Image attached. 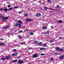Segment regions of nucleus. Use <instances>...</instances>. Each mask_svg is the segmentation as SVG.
<instances>
[{"label": "nucleus", "mask_w": 64, "mask_h": 64, "mask_svg": "<svg viewBox=\"0 0 64 64\" xmlns=\"http://www.w3.org/2000/svg\"><path fill=\"white\" fill-rule=\"evenodd\" d=\"M38 54H34L32 56L33 58H36V57H38Z\"/></svg>", "instance_id": "1"}, {"label": "nucleus", "mask_w": 64, "mask_h": 64, "mask_svg": "<svg viewBox=\"0 0 64 64\" xmlns=\"http://www.w3.org/2000/svg\"><path fill=\"white\" fill-rule=\"evenodd\" d=\"M36 17H40L41 16V14L40 13H38L36 14Z\"/></svg>", "instance_id": "2"}, {"label": "nucleus", "mask_w": 64, "mask_h": 64, "mask_svg": "<svg viewBox=\"0 0 64 64\" xmlns=\"http://www.w3.org/2000/svg\"><path fill=\"white\" fill-rule=\"evenodd\" d=\"M9 27V26H6L3 28V29L4 30H5L8 29V28Z\"/></svg>", "instance_id": "3"}, {"label": "nucleus", "mask_w": 64, "mask_h": 64, "mask_svg": "<svg viewBox=\"0 0 64 64\" xmlns=\"http://www.w3.org/2000/svg\"><path fill=\"white\" fill-rule=\"evenodd\" d=\"M18 62L19 64H22L23 63V61L22 60H19L18 61Z\"/></svg>", "instance_id": "4"}, {"label": "nucleus", "mask_w": 64, "mask_h": 64, "mask_svg": "<svg viewBox=\"0 0 64 64\" xmlns=\"http://www.w3.org/2000/svg\"><path fill=\"white\" fill-rule=\"evenodd\" d=\"M18 54L17 53H16L15 54H12V56H16Z\"/></svg>", "instance_id": "5"}, {"label": "nucleus", "mask_w": 64, "mask_h": 64, "mask_svg": "<svg viewBox=\"0 0 64 64\" xmlns=\"http://www.w3.org/2000/svg\"><path fill=\"white\" fill-rule=\"evenodd\" d=\"M10 56H8L6 57L5 59H9V58H10Z\"/></svg>", "instance_id": "6"}, {"label": "nucleus", "mask_w": 64, "mask_h": 64, "mask_svg": "<svg viewBox=\"0 0 64 64\" xmlns=\"http://www.w3.org/2000/svg\"><path fill=\"white\" fill-rule=\"evenodd\" d=\"M2 45H5V44L3 42H1L0 43V46H2Z\"/></svg>", "instance_id": "7"}, {"label": "nucleus", "mask_w": 64, "mask_h": 64, "mask_svg": "<svg viewBox=\"0 0 64 64\" xmlns=\"http://www.w3.org/2000/svg\"><path fill=\"white\" fill-rule=\"evenodd\" d=\"M8 18V17H6V18H3L2 20H7V19Z\"/></svg>", "instance_id": "8"}, {"label": "nucleus", "mask_w": 64, "mask_h": 64, "mask_svg": "<svg viewBox=\"0 0 64 64\" xmlns=\"http://www.w3.org/2000/svg\"><path fill=\"white\" fill-rule=\"evenodd\" d=\"M40 50H45L46 49V48H40Z\"/></svg>", "instance_id": "9"}, {"label": "nucleus", "mask_w": 64, "mask_h": 64, "mask_svg": "<svg viewBox=\"0 0 64 64\" xmlns=\"http://www.w3.org/2000/svg\"><path fill=\"white\" fill-rule=\"evenodd\" d=\"M60 48H58V47H56V50L57 51H60Z\"/></svg>", "instance_id": "10"}, {"label": "nucleus", "mask_w": 64, "mask_h": 64, "mask_svg": "<svg viewBox=\"0 0 64 64\" xmlns=\"http://www.w3.org/2000/svg\"><path fill=\"white\" fill-rule=\"evenodd\" d=\"M18 26L19 28H21V24H18Z\"/></svg>", "instance_id": "11"}, {"label": "nucleus", "mask_w": 64, "mask_h": 64, "mask_svg": "<svg viewBox=\"0 0 64 64\" xmlns=\"http://www.w3.org/2000/svg\"><path fill=\"white\" fill-rule=\"evenodd\" d=\"M30 35H34V33L32 32H30Z\"/></svg>", "instance_id": "12"}, {"label": "nucleus", "mask_w": 64, "mask_h": 64, "mask_svg": "<svg viewBox=\"0 0 64 64\" xmlns=\"http://www.w3.org/2000/svg\"><path fill=\"white\" fill-rule=\"evenodd\" d=\"M7 9H5L4 10V11H5V12L7 13Z\"/></svg>", "instance_id": "13"}, {"label": "nucleus", "mask_w": 64, "mask_h": 64, "mask_svg": "<svg viewBox=\"0 0 64 64\" xmlns=\"http://www.w3.org/2000/svg\"><path fill=\"white\" fill-rule=\"evenodd\" d=\"M46 46H47L46 44H43L42 46H43V47H46Z\"/></svg>", "instance_id": "14"}, {"label": "nucleus", "mask_w": 64, "mask_h": 64, "mask_svg": "<svg viewBox=\"0 0 64 64\" xmlns=\"http://www.w3.org/2000/svg\"><path fill=\"white\" fill-rule=\"evenodd\" d=\"M42 44L43 43H42V42H40L38 44V45H42Z\"/></svg>", "instance_id": "15"}, {"label": "nucleus", "mask_w": 64, "mask_h": 64, "mask_svg": "<svg viewBox=\"0 0 64 64\" xmlns=\"http://www.w3.org/2000/svg\"><path fill=\"white\" fill-rule=\"evenodd\" d=\"M46 26H44L43 27V28L44 29H46Z\"/></svg>", "instance_id": "16"}, {"label": "nucleus", "mask_w": 64, "mask_h": 64, "mask_svg": "<svg viewBox=\"0 0 64 64\" xmlns=\"http://www.w3.org/2000/svg\"><path fill=\"white\" fill-rule=\"evenodd\" d=\"M24 16H28V14H24Z\"/></svg>", "instance_id": "17"}, {"label": "nucleus", "mask_w": 64, "mask_h": 64, "mask_svg": "<svg viewBox=\"0 0 64 64\" xmlns=\"http://www.w3.org/2000/svg\"><path fill=\"white\" fill-rule=\"evenodd\" d=\"M18 23H20V24H22V22L20 20H18Z\"/></svg>", "instance_id": "18"}, {"label": "nucleus", "mask_w": 64, "mask_h": 64, "mask_svg": "<svg viewBox=\"0 0 64 64\" xmlns=\"http://www.w3.org/2000/svg\"><path fill=\"white\" fill-rule=\"evenodd\" d=\"M34 43L36 44H37L38 43V42L37 41H35L34 42Z\"/></svg>", "instance_id": "19"}, {"label": "nucleus", "mask_w": 64, "mask_h": 64, "mask_svg": "<svg viewBox=\"0 0 64 64\" xmlns=\"http://www.w3.org/2000/svg\"><path fill=\"white\" fill-rule=\"evenodd\" d=\"M18 25V24H16L14 25V27H17Z\"/></svg>", "instance_id": "20"}, {"label": "nucleus", "mask_w": 64, "mask_h": 64, "mask_svg": "<svg viewBox=\"0 0 64 64\" xmlns=\"http://www.w3.org/2000/svg\"><path fill=\"white\" fill-rule=\"evenodd\" d=\"M27 20L28 21H31L32 20V19H30V18H27Z\"/></svg>", "instance_id": "21"}, {"label": "nucleus", "mask_w": 64, "mask_h": 64, "mask_svg": "<svg viewBox=\"0 0 64 64\" xmlns=\"http://www.w3.org/2000/svg\"><path fill=\"white\" fill-rule=\"evenodd\" d=\"M58 22L59 23H61L62 22V21L61 20H59Z\"/></svg>", "instance_id": "22"}, {"label": "nucleus", "mask_w": 64, "mask_h": 64, "mask_svg": "<svg viewBox=\"0 0 64 64\" xmlns=\"http://www.w3.org/2000/svg\"><path fill=\"white\" fill-rule=\"evenodd\" d=\"M59 58L60 59H63V57L62 56L61 57H60Z\"/></svg>", "instance_id": "23"}, {"label": "nucleus", "mask_w": 64, "mask_h": 64, "mask_svg": "<svg viewBox=\"0 0 64 64\" xmlns=\"http://www.w3.org/2000/svg\"><path fill=\"white\" fill-rule=\"evenodd\" d=\"M23 32V31L22 30H20L19 31H18V33H21Z\"/></svg>", "instance_id": "24"}, {"label": "nucleus", "mask_w": 64, "mask_h": 64, "mask_svg": "<svg viewBox=\"0 0 64 64\" xmlns=\"http://www.w3.org/2000/svg\"><path fill=\"white\" fill-rule=\"evenodd\" d=\"M12 9H13V7H12L10 8L9 9H8V10H12Z\"/></svg>", "instance_id": "25"}, {"label": "nucleus", "mask_w": 64, "mask_h": 64, "mask_svg": "<svg viewBox=\"0 0 64 64\" xmlns=\"http://www.w3.org/2000/svg\"><path fill=\"white\" fill-rule=\"evenodd\" d=\"M56 8L57 9H59L60 8V7L59 6H56Z\"/></svg>", "instance_id": "26"}, {"label": "nucleus", "mask_w": 64, "mask_h": 64, "mask_svg": "<svg viewBox=\"0 0 64 64\" xmlns=\"http://www.w3.org/2000/svg\"><path fill=\"white\" fill-rule=\"evenodd\" d=\"M63 50V49L62 48V49H60V51H62Z\"/></svg>", "instance_id": "27"}, {"label": "nucleus", "mask_w": 64, "mask_h": 64, "mask_svg": "<svg viewBox=\"0 0 64 64\" xmlns=\"http://www.w3.org/2000/svg\"><path fill=\"white\" fill-rule=\"evenodd\" d=\"M17 60H13L12 62H17Z\"/></svg>", "instance_id": "28"}, {"label": "nucleus", "mask_w": 64, "mask_h": 64, "mask_svg": "<svg viewBox=\"0 0 64 64\" xmlns=\"http://www.w3.org/2000/svg\"><path fill=\"white\" fill-rule=\"evenodd\" d=\"M54 54H55V55H58V53L57 52L54 53Z\"/></svg>", "instance_id": "29"}, {"label": "nucleus", "mask_w": 64, "mask_h": 64, "mask_svg": "<svg viewBox=\"0 0 64 64\" xmlns=\"http://www.w3.org/2000/svg\"><path fill=\"white\" fill-rule=\"evenodd\" d=\"M5 58H2V60H5Z\"/></svg>", "instance_id": "30"}, {"label": "nucleus", "mask_w": 64, "mask_h": 64, "mask_svg": "<svg viewBox=\"0 0 64 64\" xmlns=\"http://www.w3.org/2000/svg\"><path fill=\"white\" fill-rule=\"evenodd\" d=\"M41 55L42 56H44V55H45V54H41Z\"/></svg>", "instance_id": "31"}, {"label": "nucleus", "mask_w": 64, "mask_h": 64, "mask_svg": "<svg viewBox=\"0 0 64 64\" xmlns=\"http://www.w3.org/2000/svg\"><path fill=\"white\" fill-rule=\"evenodd\" d=\"M54 41V40H50V42H53Z\"/></svg>", "instance_id": "32"}, {"label": "nucleus", "mask_w": 64, "mask_h": 64, "mask_svg": "<svg viewBox=\"0 0 64 64\" xmlns=\"http://www.w3.org/2000/svg\"><path fill=\"white\" fill-rule=\"evenodd\" d=\"M19 8V7H18V6H16V7H14V8Z\"/></svg>", "instance_id": "33"}, {"label": "nucleus", "mask_w": 64, "mask_h": 64, "mask_svg": "<svg viewBox=\"0 0 64 64\" xmlns=\"http://www.w3.org/2000/svg\"><path fill=\"white\" fill-rule=\"evenodd\" d=\"M22 12L21 11H20V12H18V13L19 14H21V13H22Z\"/></svg>", "instance_id": "34"}, {"label": "nucleus", "mask_w": 64, "mask_h": 64, "mask_svg": "<svg viewBox=\"0 0 64 64\" xmlns=\"http://www.w3.org/2000/svg\"><path fill=\"white\" fill-rule=\"evenodd\" d=\"M0 18H3L4 17V16H0Z\"/></svg>", "instance_id": "35"}, {"label": "nucleus", "mask_w": 64, "mask_h": 64, "mask_svg": "<svg viewBox=\"0 0 64 64\" xmlns=\"http://www.w3.org/2000/svg\"><path fill=\"white\" fill-rule=\"evenodd\" d=\"M46 33H47V34H49V32L48 31H47Z\"/></svg>", "instance_id": "36"}, {"label": "nucleus", "mask_w": 64, "mask_h": 64, "mask_svg": "<svg viewBox=\"0 0 64 64\" xmlns=\"http://www.w3.org/2000/svg\"><path fill=\"white\" fill-rule=\"evenodd\" d=\"M18 37H19V38L21 39V36H18Z\"/></svg>", "instance_id": "37"}, {"label": "nucleus", "mask_w": 64, "mask_h": 64, "mask_svg": "<svg viewBox=\"0 0 64 64\" xmlns=\"http://www.w3.org/2000/svg\"><path fill=\"white\" fill-rule=\"evenodd\" d=\"M50 60H53V58H51L50 59Z\"/></svg>", "instance_id": "38"}, {"label": "nucleus", "mask_w": 64, "mask_h": 64, "mask_svg": "<svg viewBox=\"0 0 64 64\" xmlns=\"http://www.w3.org/2000/svg\"><path fill=\"white\" fill-rule=\"evenodd\" d=\"M59 39H62V38L61 37L59 38Z\"/></svg>", "instance_id": "39"}, {"label": "nucleus", "mask_w": 64, "mask_h": 64, "mask_svg": "<svg viewBox=\"0 0 64 64\" xmlns=\"http://www.w3.org/2000/svg\"><path fill=\"white\" fill-rule=\"evenodd\" d=\"M13 51H14V52H15L16 51V50L13 49Z\"/></svg>", "instance_id": "40"}, {"label": "nucleus", "mask_w": 64, "mask_h": 64, "mask_svg": "<svg viewBox=\"0 0 64 64\" xmlns=\"http://www.w3.org/2000/svg\"><path fill=\"white\" fill-rule=\"evenodd\" d=\"M11 6L10 5H9L8 6V8H10Z\"/></svg>", "instance_id": "41"}, {"label": "nucleus", "mask_w": 64, "mask_h": 64, "mask_svg": "<svg viewBox=\"0 0 64 64\" xmlns=\"http://www.w3.org/2000/svg\"><path fill=\"white\" fill-rule=\"evenodd\" d=\"M28 50H30V49H32V48H28Z\"/></svg>", "instance_id": "42"}, {"label": "nucleus", "mask_w": 64, "mask_h": 64, "mask_svg": "<svg viewBox=\"0 0 64 64\" xmlns=\"http://www.w3.org/2000/svg\"><path fill=\"white\" fill-rule=\"evenodd\" d=\"M2 21H4V22H6V20H2Z\"/></svg>", "instance_id": "43"}, {"label": "nucleus", "mask_w": 64, "mask_h": 64, "mask_svg": "<svg viewBox=\"0 0 64 64\" xmlns=\"http://www.w3.org/2000/svg\"><path fill=\"white\" fill-rule=\"evenodd\" d=\"M0 40H4V39L2 38H0Z\"/></svg>", "instance_id": "44"}, {"label": "nucleus", "mask_w": 64, "mask_h": 64, "mask_svg": "<svg viewBox=\"0 0 64 64\" xmlns=\"http://www.w3.org/2000/svg\"><path fill=\"white\" fill-rule=\"evenodd\" d=\"M44 9H45V10H47V8H46V7H45L44 8Z\"/></svg>", "instance_id": "45"}, {"label": "nucleus", "mask_w": 64, "mask_h": 64, "mask_svg": "<svg viewBox=\"0 0 64 64\" xmlns=\"http://www.w3.org/2000/svg\"><path fill=\"white\" fill-rule=\"evenodd\" d=\"M47 33L46 32H43V34H47Z\"/></svg>", "instance_id": "46"}, {"label": "nucleus", "mask_w": 64, "mask_h": 64, "mask_svg": "<svg viewBox=\"0 0 64 64\" xmlns=\"http://www.w3.org/2000/svg\"><path fill=\"white\" fill-rule=\"evenodd\" d=\"M8 35H10L11 34H10L9 33H8Z\"/></svg>", "instance_id": "47"}, {"label": "nucleus", "mask_w": 64, "mask_h": 64, "mask_svg": "<svg viewBox=\"0 0 64 64\" xmlns=\"http://www.w3.org/2000/svg\"><path fill=\"white\" fill-rule=\"evenodd\" d=\"M48 2H49L51 3V2H50V1L49 0H48Z\"/></svg>", "instance_id": "48"}, {"label": "nucleus", "mask_w": 64, "mask_h": 64, "mask_svg": "<svg viewBox=\"0 0 64 64\" xmlns=\"http://www.w3.org/2000/svg\"><path fill=\"white\" fill-rule=\"evenodd\" d=\"M20 57H18L17 58V59H19L20 58Z\"/></svg>", "instance_id": "49"}, {"label": "nucleus", "mask_w": 64, "mask_h": 64, "mask_svg": "<svg viewBox=\"0 0 64 64\" xmlns=\"http://www.w3.org/2000/svg\"><path fill=\"white\" fill-rule=\"evenodd\" d=\"M2 9H3L2 8H0V11H1V10H2Z\"/></svg>", "instance_id": "50"}, {"label": "nucleus", "mask_w": 64, "mask_h": 64, "mask_svg": "<svg viewBox=\"0 0 64 64\" xmlns=\"http://www.w3.org/2000/svg\"><path fill=\"white\" fill-rule=\"evenodd\" d=\"M24 44L23 43H21V45H22V44Z\"/></svg>", "instance_id": "51"}, {"label": "nucleus", "mask_w": 64, "mask_h": 64, "mask_svg": "<svg viewBox=\"0 0 64 64\" xmlns=\"http://www.w3.org/2000/svg\"><path fill=\"white\" fill-rule=\"evenodd\" d=\"M51 28H53V26H51Z\"/></svg>", "instance_id": "52"}, {"label": "nucleus", "mask_w": 64, "mask_h": 64, "mask_svg": "<svg viewBox=\"0 0 64 64\" xmlns=\"http://www.w3.org/2000/svg\"><path fill=\"white\" fill-rule=\"evenodd\" d=\"M25 50H26V48H25Z\"/></svg>", "instance_id": "53"}, {"label": "nucleus", "mask_w": 64, "mask_h": 64, "mask_svg": "<svg viewBox=\"0 0 64 64\" xmlns=\"http://www.w3.org/2000/svg\"><path fill=\"white\" fill-rule=\"evenodd\" d=\"M4 6H5V4H4Z\"/></svg>", "instance_id": "54"}, {"label": "nucleus", "mask_w": 64, "mask_h": 64, "mask_svg": "<svg viewBox=\"0 0 64 64\" xmlns=\"http://www.w3.org/2000/svg\"><path fill=\"white\" fill-rule=\"evenodd\" d=\"M28 64H31L30 63H28Z\"/></svg>", "instance_id": "55"}, {"label": "nucleus", "mask_w": 64, "mask_h": 64, "mask_svg": "<svg viewBox=\"0 0 64 64\" xmlns=\"http://www.w3.org/2000/svg\"><path fill=\"white\" fill-rule=\"evenodd\" d=\"M8 37H9V36H8Z\"/></svg>", "instance_id": "56"}]
</instances>
